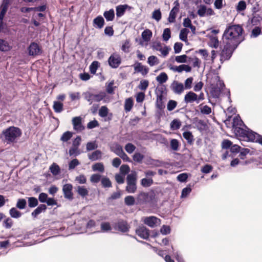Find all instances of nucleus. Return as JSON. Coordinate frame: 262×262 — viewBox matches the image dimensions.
<instances>
[{
    "label": "nucleus",
    "mask_w": 262,
    "mask_h": 262,
    "mask_svg": "<svg viewBox=\"0 0 262 262\" xmlns=\"http://www.w3.org/2000/svg\"><path fill=\"white\" fill-rule=\"evenodd\" d=\"M232 127L235 135L240 138L239 140L257 142L262 145V136L247 128L239 116L233 118Z\"/></svg>",
    "instance_id": "nucleus-1"
},
{
    "label": "nucleus",
    "mask_w": 262,
    "mask_h": 262,
    "mask_svg": "<svg viewBox=\"0 0 262 262\" xmlns=\"http://www.w3.org/2000/svg\"><path fill=\"white\" fill-rule=\"evenodd\" d=\"M243 28L239 25L229 26L225 30L223 39L224 43H230L238 46L241 41V37Z\"/></svg>",
    "instance_id": "nucleus-2"
},
{
    "label": "nucleus",
    "mask_w": 262,
    "mask_h": 262,
    "mask_svg": "<svg viewBox=\"0 0 262 262\" xmlns=\"http://www.w3.org/2000/svg\"><path fill=\"white\" fill-rule=\"evenodd\" d=\"M5 141L7 143H15L21 135V130L16 127L11 126L3 132Z\"/></svg>",
    "instance_id": "nucleus-3"
},
{
    "label": "nucleus",
    "mask_w": 262,
    "mask_h": 262,
    "mask_svg": "<svg viewBox=\"0 0 262 262\" xmlns=\"http://www.w3.org/2000/svg\"><path fill=\"white\" fill-rule=\"evenodd\" d=\"M137 174L135 171H132L126 177V186L125 190L129 193H134L137 190Z\"/></svg>",
    "instance_id": "nucleus-4"
},
{
    "label": "nucleus",
    "mask_w": 262,
    "mask_h": 262,
    "mask_svg": "<svg viewBox=\"0 0 262 262\" xmlns=\"http://www.w3.org/2000/svg\"><path fill=\"white\" fill-rule=\"evenodd\" d=\"M237 47L235 44L233 45L230 43H225L224 47L220 54L221 64H222L224 61L230 59Z\"/></svg>",
    "instance_id": "nucleus-5"
},
{
    "label": "nucleus",
    "mask_w": 262,
    "mask_h": 262,
    "mask_svg": "<svg viewBox=\"0 0 262 262\" xmlns=\"http://www.w3.org/2000/svg\"><path fill=\"white\" fill-rule=\"evenodd\" d=\"M83 95L84 98L90 102V104H92L93 102H99L106 96V94L104 92H100L98 94H92L88 92L84 93Z\"/></svg>",
    "instance_id": "nucleus-6"
},
{
    "label": "nucleus",
    "mask_w": 262,
    "mask_h": 262,
    "mask_svg": "<svg viewBox=\"0 0 262 262\" xmlns=\"http://www.w3.org/2000/svg\"><path fill=\"white\" fill-rule=\"evenodd\" d=\"M11 0H3V3L0 7V32L3 31L4 25L3 19L10 5Z\"/></svg>",
    "instance_id": "nucleus-7"
},
{
    "label": "nucleus",
    "mask_w": 262,
    "mask_h": 262,
    "mask_svg": "<svg viewBox=\"0 0 262 262\" xmlns=\"http://www.w3.org/2000/svg\"><path fill=\"white\" fill-rule=\"evenodd\" d=\"M142 221L151 228H154L160 224V220L154 216L144 217L142 219Z\"/></svg>",
    "instance_id": "nucleus-8"
},
{
    "label": "nucleus",
    "mask_w": 262,
    "mask_h": 262,
    "mask_svg": "<svg viewBox=\"0 0 262 262\" xmlns=\"http://www.w3.org/2000/svg\"><path fill=\"white\" fill-rule=\"evenodd\" d=\"M108 62L112 68H117L121 63V57L118 54L114 53L109 57Z\"/></svg>",
    "instance_id": "nucleus-9"
},
{
    "label": "nucleus",
    "mask_w": 262,
    "mask_h": 262,
    "mask_svg": "<svg viewBox=\"0 0 262 262\" xmlns=\"http://www.w3.org/2000/svg\"><path fill=\"white\" fill-rule=\"evenodd\" d=\"M168 66L170 70L174 72L181 73L183 71L190 72L191 71V68L189 65L187 64H181L179 66H174L170 64Z\"/></svg>",
    "instance_id": "nucleus-10"
},
{
    "label": "nucleus",
    "mask_w": 262,
    "mask_h": 262,
    "mask_svg": "<svg viewBox=\"0 0 262 262\" xmlns=\"http://www.w3.org/2000/svg\"><path fill=\"white\" fill-rule=\"evenodd\" d=\"M28 50L29 55L33 56L39 55L41 53V50L39 45L34 42L31 43L28 48Z\"/></svg>",
    "instance_id": "nucleus-11"
},
{
    "label": "nucleus",
    "mask_w": 262,
    "mask_h": 262,
    "mask_svg": "<svg viewBox=\"0 0 262 262\" xmlns=\"http://www.w3.org/2000/svg\"><path fill=\"white\" fill-rule=\"evenodd\" d=\"M137 199L139 204H143L151 201L152 197L149 193L141 192L138 194Z\"/></svg>",
    "instance_id": "nucleus-12"
},
{
    "label": "nucleus",
    "mask_w": 262,
    "mask_h": 262,
    "mask_svg": "<svg viewBox=\"0 0 262 262\" xmlns=\"http://www.w3.org/2000/svg\"><path fill=\"white\" fill-rule=\"evenodd\" d=\"M114 228L122 232H127L129 226L126 221L120 220L114 224Z\"/></svg>",
    "instance_id": "nucleus-13"
},
{
    "label": "nucleus",
    "mask_w": 262,
    "mask_h": 262,
    "mask_svg": "<svg viewBox=\"0 0 262 262\" xmlns=\"http://www.w3.org/2000/svg\"><path fill=\"white\" fill-rule=\"evenodd\" d=\"M210 83L211 86L216 87V88H219L221 90L225 86L224 83L220 80L219 76L217 74H214L211 77Z\"/></svg>",
    "instance_id": "nucleus-14"
},
{
    "label": "nucleus",
    "mask_w": 262,
    "mask_h": 262,
    "mask_svg": "<svg viewBox=\"0 0 262 262\" xmlns=\"http://www.w3.org/2000/svg\"><path fill=\"white\" fill-rule=\"evenodd\" d=\"M230 151L235 155L237 154H239L238 157L241 159H244L246 156L249 153L250 150L249 148H230Z\"/></svg>",
    "instance_id": "nucleus-15"
},
{
    "label": "nucleus",
    "mask_w": 262,
    "mask_h": 262,
    "mask_svg": "<svg viewBox=\"0 0 262 262\" xmlns=\"http://www.w3.org/2000/svg\"><path fill=\"white\" fill-rule=\"evenodd\" d=\"M72 189L73 186L71 184H66L63 185L62 191L65 198L69 200L73 199Z\"/></svg>",
    "instance_id": "nucleus-16"
},
{
    "label": "nucleus",
    "mask_w": 262,
    "mask_h": 262,
    "mask_svg": "<svg viewBox=\"0 0 262 262\" xmlns=\"http://www.w3.org/2000/svg\"><path fill=\"white\" fill-rule=\"evenodd\" d=\"M72 123L75 130L80 132L84 129L81 124V118L80 117H74L72 119Z\"/></svg>",
    "instance_id": "nucleus-17"
},
{
    "label": "nucleus",
    "mask_w": 262,
    "mask_h": 262,
    "mask_svg": "<svg viewBox=\"0 0 262 262\" xmlns=\"http://www.w3.org/2000/svg\"><path fill=\"white\" fill-rule=\"evenodd\" d=\"M136 233L139 236L145 239H147L149 235L148 230L144 226L139 227L137 229Z\"/></svg>",
    "instance_id": "nucleus-18"
},
{
    "label": "nucleus",
    "mask_w": 262,
    "mask_h": 262,
    "mask_svg": "<svg viewBox=\"0 0 262 262\" xmlns=\"http://www.w3.org/2000/svg\"><path fill=\"white\" fill-rule=\"evenodd\" d=\"M171 88L173 92L178 94H181L184 90L183 84L177 81H174L172 83Z\"/></svg>",
    "instance_id": "nucleus-19"
},
{
    "label": "nucleus",
    "mask_w": 262,
    "mask_h": 262,
    "mask_svg": "<svg viewBox=\"0 0 262 262\" xmlns=\"http://www.w3.org/2000/svg\"><path fill=\"white\" fill-rule=\"evenodd\" d=\"M134 70L136 72L142 74L143 75H146L148 72V68L142 65L140 62H137L134 65Z\"/></svg>",
    "instance_id": "nucleus-20"
},
{
    "label": "nucleus",
    "mask_w": 262,
    "mask_h": 262,
    "mask_svg": "<svg viewBox=\"0 0 262 262\" xmlns=\"http://www.w3.org/2000/svg\"><path fill=\"white\" fill-rule=\"evenodd\" d=\"M197 99L198 95L192 92H189L185 95L184 98V101L187 103H192L194 101L196 102Z\"/></svg>",
    "instance_id": "nucleus-21"
},
{
    "label": "nucleus",
    "mask_w": 262,
    "mask_h": 262,
    "mask_svg": "<svg viewBox=\"0 0 262 262\" xmlns=\"http://www.w3.org/2000/svg\"><path fill=\"white\" fill-rule=\"evenodd\" d=\"M154 48L157 51H160L164 57H166L168 54L169 51L170 50V48L169 47L167 46L162 47L159 43L157 44L156 46H154Z\"/></svg>",
    "instance_id": "nucleus-22"
},
{
    "label": "nucleus",
    "mask_w": 262,
    "mask_h": 262,
    "mask_svg": "<svg viewBox=\"0 0 262 262\" xmlns=\"http://www.w3.org/2000/svg\"><path fill=\"white\" fill-rule=\"evenodd\" d=\"M112 150L114 152L116 155L119 156L123 160L128 161L129 158L127 155L122 150V148H112Z\"/></svg>",
    "instance_id": "nucleus-23"
},
{
    "label": "nucleus",
    "mask_w": 262,
    "mask_h": 262,
    "mask_svg": "<svg viewBox=\"0 0 262 262\" xmlns=\"http://www.w3.org/2000/svg\"><path fill=\"white\" fill-rule=\"evenodd\" d=\"M182 125V122L179 119H173L170 124V129L172 130L179 129Z\"/></svg>",
    "instance_id": "nucleus-24"
},
{
    "label": "nucleus",
    "mask_w": 262,
    "mask_h": 262,
    "mask_svg": "<svg viewBox=\"0 0 262 262\" xmlns=\"http://www.w3.org/2000/svg\"><path fill=\"white\" fill-rule=\"evenodd\" d=\"M163 100V96L162 93L157 95V101H156V106L160 110H163L165 107V105Z\"/></svg>",
    "instance_id": "nucleus-25"
},
{
    "label": "nucleus",
    "mask_w": 262,
    "mask_h": 262,
    "mask_svg": "<svg viewBox=\"0 0 262 262\" xmlns=\"http://www.w3.org/2000/svg\"><path fill=\"white\" fill-rule=\"evenodd\" d=\"M94 26H96L99 29L103 27L104 24V20L101 16H99L95 18L93 20Z\"/></svg>",
    "instance_id": "nucleus-26"
},
{
    "label": "nucleus",
    "mask_w": 262,
    "mask_h": 262,
    "mask_svg": "<svg viewBox=\"0 0 262 262\" xmlns=\"http://www.w3.org/2000/svg\"><path fill=\"white\" fill-rule=\"evenodd\" d=\"M46 209L47 207L45 205H40L32 212V216L34 217H36L41 212H42V211H45L46 210Z\"/></svg>",
    "instance_id": "nucleus-27"
},
{
    "label": "nucleus",
    "mask_w": 262,
    "mask_h": 262,
    "mask_svg": "<svg viewBox=\"0 0 262 262\" xmlns=\"http://www.w3.org/2000/svg\"><path fill=\"white\" fill-rule=\"evenodd\" d=\"M179 11V8L177 6L174 7L170 11L168 17V21L170 23H173L175 20L176 14Z\"/></svg>",
    "instance_id": "nucleus-28"
},
{
    "label": "nucleus",
    "mask_w": 262,
    "mask_h": 262,
    "mask_svg": "<svg viewBox=\"0 0 262 262\" xmlns=\"http://www.w3.org/2000/svg\"><path fill=\"white\" fill-rule=\"evenodd\" d=\"M128 7L127 5H119L116 7V15L117 17H121L125 13L126 8Z\"/></svg>",
    "instance_id": "nucleus-29"
},
{
    "label": "nucleus",
    "mask_w": 262,
    "mask_h": 262,
    "mask_svg": "<svg viewBox=\"0 0 262 262\" xmlns=\"http://www.w3.org/2000/svg\"><path fill=\"white\" fill-rule=\"evenodd\" d=\"M103 15L107 21H112L115 17L114 10L112 9L108 11H105Z\"/></svg>",
    "instance_id": "nucleus-30"
},
{
    "label": "nucleus",
    "mask_w": 262,
    "mask_h": 262,
    "mask_svg": "<svg viewBox=\"0 0 262 262\" xmlns=\"http://www.w3.org/2000/svg\"><path fill=\"white\" fill-rule=\"evenodd\" d=\"M154 181L152 178H145L141 180V185L144 187H148L152 185Z\"/></svg>",
    "instance_id": "nucleus-31"
},
{
    "label": "nucleus",
    "mask_w": 262,
    "mask_h": 262,
    "mask_svg": "<svg viewBox=\"0 0 262 262\" xmlns=\"http://www.w3.org/2000/svg\"><path fill=\"white\" fill-rule=\"evenodd\" d=\"M151 36L152 32L149 29H146L142 33V38L145 41H149Z\"/></svg>",
    "instance_id": "nucleus-32"
},
{
    "label": "nucleus",
    "mask_w": 262,
    "mask_h": 262,
    "mask_svg": "<svg viewBox=\"0 0 262 262\" xmlns=\"http://www.w3.org/2000/svg\"><path fill=\"white\" fill-rule=\"evenodd\" d=\"M89 158L92 161H95L100 159L102 156V153L100 150H97L92 154H89Z\"/></svg>",
    "instance_id": "nucleus-33"
},
{
    "label": "nucleus",
    "mask_w": 262,
    "mask_h": 262,
    "mask_svg": "<svg viewBox=\"0 0 262 262\" xmlns=\"http://www.w3.org/2000/svg\"><path fill=\"white\" fill-rule=\"evenodd\" d=\"M156 80L159 83H165L168 80L167 75L165 72H162L156 77Z\"/></svg>",
    "instance_id": "nucleus-34"
},
{
    "label": "nucleus",
    "mask_w": 262,
    "mask_h": 262,
    "mask_svg": "<svg viewBox=\"0 0 262 262\" xmlns=\"http://www.w3.org/2000/svg\"><path fill=\"white\" fill-rule=\"evenodd\" d=\"M189 31L186 28L182 29L180 33L179 37L180 39L183 41H187V35Z\"/></svg>",
    "instance_id": "nucleus-35"
},
{
    "label": "nucleus",
    "mask_w": 262,
    "mask_h": 262,
    "mask_svg": "<svg viewBox=\"0 0 262 262\" xmlns=\"http://www.w3.org/2000/svg\"><path fill=\"white\" fill-rule=\"evenodd\" d=\"M92 170L94 171H99L102 173L104 171V167L102 163H97L92 166Z\"/></svg>",
    "instance_id": "nucleus-36"
},
{
    "label": "nucleus",
    "mask_w": 262,
    "mask_h": 262,
    "mask_svg": "<svg viewBox=\"0 0 262 262\" xmlns=\"http://www.w3.org/2000/svg\"><path fill=\"white\" fill-rule=\"evenodd\" d=\"M77 191L78 193L82 197H85L88 194L89 191L84 186H78L77 187Z\"/></svg>",
    "instance_id": "nucleus-37"
},
{
    "label": "nucleus",
    "mask_w": 262,
    "mask_h": 262,
    "mask_svg": "<svg viewBox=\"0 0 262 262\" xmlns=\"http://www.w3.org/2000/svg\"><path fill=\"white\" fill-rule=\"evenodd\" d=\"M10 49V46L8 42L3 39H0V50L2 51H7Z\"/></svg>",
    "instance_id": "nucleus-38"
},
{
    "label": "nucleus",
    "mask_w": 262,
    "mask_h": 262,
    "mask_svg": "<svg viewBox=\"0 0 262 262\" xmlns=\"http://www.w3.org/2000/svg\"><path fill=\"white\" fill-rule=\"evenodd\" d=\"M183 136L190 144H191L194 141L193 136L190 132H184L183 133Z\"/></svg>",
    "instance_id": "nucleus-39"
},
{
    "label": "nucleus",
    "mask_w": 262,
    "mask_h": 262,
    "mask_svg": "<svg viewBox=\"0 0 262 262\" xmlns=\"http://www.w3.org/2000/svg\"><path fill=\"white\" fill-rule=\"evenodd\" d=\"M50 170L54 176H57L59 173L60 169L57 164L53 163L50 167Z\"/></svg>",
    "instance_id": "nucleus-40"
},
{
    "label": "nucleus",
    "mask_w": 262,
    "mask_h": 262,
    "mask_svg": "<svg viewBox=\"0 0 262 262\" xmlns=\"http://www.w3.org/2000/svg\"><path fill=\"white\" fill-rule=\"evenodd\" d=\"M101 230L103 232H107L112 229L111 224L108 222H102L100 225Z\"/></svg>",
    "instance_id": "nucleus-41"
},
{
    "label": "nucleus",
    "mask_w": 262,
    "mask_h": 262,
    "mask_svg": "<svg viewBox=\"0 0 262 262\" xmlns=\"http://www.w3.org/2000/svg\"><path fill=\"white\" fill-rule=\"evenodd\" d=\"M222 147H241L236 144H233V143L229 140H224L222 143Z\"/></svg>",
    "instance_id": "nucleus-42"
},
{
    "label": "nucleus",
    "mask_w": 262,
    "mask_h": 262,
    "mask_svg": "<svg viewBox=\"0 0 262 262\" xmlns=\"http://www.w3.org/2000/svg\"><path fill=\"white\" fill-rule=\"evenodd\" d=\"M101 182L102 186L104 188H110L112 187L111 181L108 178L106 177H103L102 178Z\"/></svg>",
    "instance_id": "nucleus-43"
},
{
    "label": "nucleus",
    "mask_w": 262,
    "mask_h": 262,
    "mask_svg": "<svg viewBox=\"0 0 262 262\" xmlns=\"http://www.w3.org/2000/svg\"><path fill=\"white\" fill-rule=\"evenodd\" d=\"M63 103L59 101H54L53 108L55 112L60 113L63 110Z\"/></svg>",
    "instance_id": "nucleus-44"
},
{
    "label": "nucleus",
    "mask_w": 262,
    "mask_h": 262,
    "mask_svg": "<svg viewBox=\"0 0 262 262\" xmlns=\"http://www.w3.org/2000/svg\"><path fill=\"white\" fill-rule=\"evenodd\" d=\"M216 52L214 50H212L211 51V57H210V63L211 64H213V67L216 68V69H220L221 67V64H219L218 66H215L214 65V59L216 58Z\"/></svg>",
    "instance_id": "nucleus-45"
},
{
    "label": "nucleus",
    "mask_w": 262,
    "mask_h": 262,
    "mask_svg": "<svg viewBox=\"0 0 262 262\" xmlns=\"http://www.w3.org/2000/svg\"><path fill=\"white\" fill-rule=\"evenodd\" d=\"M10 214L12 217L19 218L21 215V213L18 211L15 208H12L9 211Z\"/></svg>",
    "instance_id": "nucleus-46"
},
{
    "label": "nucleus",
    "mask_w": 262,
    "mask_h": 262,
    "mask_svg": "<svg viewBox=\"0 0 262 262\" xmlns=\"http://www.w3.org/2000/svg\"><path fill=\"white\" fill-rule=\"evenodd\" d=\"M209 45L211 47L217 48L219 46V40L215 36L210 37L209 42Z\"/></svg>",
    "instance_id": "nucleus-47"
},
{
    "label": "nucleus",
    "mask_w": 262,
    "mask_h": 262,
    "mask_svg": "<svg viewBox=\"0 0 262 262\" xmlns=\"http://www.w3.org/2000/svg\"><path fill=\"white\" fill-rule=\"evenodd\" d=\"M148 63L152 67L159 63V59L155 56H150L148 58Z\"/></svg>",
    "instance_id": "nucleus-48"
},
{
    "label": "nucleus",
    "mask_w": 262,
    "mask_h": 262,
    "mask_svg": "<svg viewBox=\"0 0 262 262\" xmlns=\"http://www.w3.org/2000/svg\"><path fill=\"white\" fill-rule=\"evenodd\" d=\"M199 108L201 113L203 114L208 115L211 113V109L207 105H203L201 104L199 105Z\"/></svg>",
    "instance_id": "nucleus-49"
},
{
    "label": "nucleus",
    "mask_w": 262,
    "mask_h": 262,
    "mask_svg": "<svg viewBox=\"0 0 262 262\" xmlns=\"http://www.w3.org/2000/svg\"><path fill=\"white\" fill-rule=\"evenodd\" d=\"M124 203L127 206H132L135 204V200L133 196L128 195L124 198Z\"/></svg>",
    "instance_id": "nucleus-50"
},
{
    "label": "nucleus",
    "mask_w": 262,
    "mask_h": 262,
    "mask_svg": "<svg viewBox=\"0 0 262 262\" xmlns=\"http://www.w3.org/2000/svg\"><path fill=\"white\" fill-rule=\"evenodd\" d=\"M100 66L99 62L97 61H93L90 66V72L92 74H95L96 71Z\"/></svg>",
    "instance_id": "nucleus-51"
},
{
    "label": "nucleus",
    "mask_w": 262,
    "mask_h": 262,
    "mask_svg": "<svg viewBox=\"0 0 262 262\" xmlns=\"http://www.w3.org/2000/svg\"><path fill=\"white\" fill-rule=\"evenodd\" d=\"M221 90L216 87L211 86V94L213 98H219L221 94Z\"/></svg>",
    "instance_id": "nucleus-52"
},
{
    "label": "nucleus",
    "mask_w": 262,
    "mask_h": 262,
    "mask_svg": "<svg viewBox=\"0 0 262 262\" xmlns=\"http://www.w3.org/2000/svg\"><path fill=\"white\" fill-rule=\"evenodd\" d=\"M207 7L205 5H200L197 13L200 17L206 16Z\"/></svg>",
    "instance_id": "nucleus-53"
},
{
    "label": "nucleus",
    "mask_w": 262,
    "mask_h": 262,
    "mask_svg": "<svg viewBox=\"0 0 262 262\" xmlns=\"http://www.w3.org/2000/svg\"><path fill=\"white\" fill-rule=\"evenodd\" d=\"M246 3L245 1H239L236 7V10L237 12L244 11L246 9Z\"/></svg>",
    "instance_id": "nucleus-54"
},
{
    "label": "nucleus",
    "mask_w": 262,
    "mask_h": 262,
    "mask_svg": "<svg viewBox=\"0 0 262 262\" xmlns=\"http://www.w3.org/2000/svg\"><path fill=\"white\" fill-rule=\"evenodd\" d=\"M133 105V101L131 98H128L125 102V110L126 112H129L131 110Z\"/></svg>",
    "instance_id": "nucleus-55"
},
{
    "label": "nucleus",
    "mask_w": 262,
    "mask_h": 262,
    "mask_svg": "<svg viewBox=\"0 0 262 262\" xmlns=\"http://www.w3.org/2000/svg\"><path fill=\"white\" fill-rule=\"evenodd\" d=\"M108 110L105 106H102L99 111V115L101 117H105L107 116Z\"/></svg>",
    "instance_id": "nucleus-56"
},
{
    "label": "nucleus",
    "mask_w": 262,
    "mask_h": 262,
    "mask_svg": "<svg viewBox=\"0 0 262 262\" xmlns=\"http://www.w3.org/2000/svg\"><path fill=\"white\" fill-rule=\"evenodd\" d=\"M188 57L186 55H182L175 57V61L178 63H186Z\"/></svg>",
    "instance_id": "nucleus-57"
},
{
    "label": "nucleus",
    "mask_w": 262,
    "mask_h": 262,
    "mask_svg": "<svg viewBox=\"0 0 262 262\" xmlns=\"http://www.w3.org/2000/svg\"><path fill=\"white\" fill-rule=\"evenodd\" d=\"M163 39L164 41H167L171 37L170 30L169 28H166L164 30L162 35Z\"/></svg>",
    "instance_id": "nucleus-58"
},
{
    "label": "nucleus",
    "mask_w": 262,
    "mask_h": 262,
    "mask_svg": "<svg viewBox=\"0 0 262 262\" xmlns=\"http://www.w3.org/2000/svg\"><path fill=\"white\" fill-rule=\"evenodd\" d=\"M38 205L37 199L34 197H30L28 198V205L30 207H35Z\"/></svg>",
    "instance_id": "nucleus-59"
},
{
    "label": "nucleus",
    "mask_w": 262,
    "mask_h": 262,
    "mask_svg": "<svg viewBox=\"0 0 262 262\" xmlns=\"http://www.w3.org/2000/svg\"><path fill=\"white\" fill-rule=\"evenodd\" d=\"M72 133L70 132H66L63 134L60 139L63 142H67L72 137Z\"/></svg>",
    "instance_id": "nucleus-60"
},
{
    "label": "nucleus",
    "mask_w": 262,
    "mask_h": 262,
    "mask_svg": "<svg viewBox=\"0 0 262 262\" xmlns=\"http://www.w3.org/2000/svg\"><path fill=\"white\" fill-rule=\"evenodd\" d=\"M177 102L174 100H169L168 102L167 108L169 111H171L177 106Z\"/></svg>",
    "instance_id": "nucleus-61"
},
{
    "label": "nucleus",
    "mask_w": 262,
    "mask_h": 262,
    "mask_svg": "<svg viewBox=\"0 0 262 262\" xmlns=\"http://www.w3.org/2000/svg\"><path fill=\"white\" fill-rule=\"evenodd\" d=\"M26 203V201L25 199H19L17 201L16 207L20 209H23L25 208Z\"/></svg>",
    "instance_id": "nucleus-62"
},
{
    "label": "nucleus",
    "mask_w": 262,
    "mask_h": 262,
    "mask_svg": "<svg viewBox=\"0 0 262 262\" xmlns=\"http://www.w3.org/2000/svg\"><path fill=\"white\" fill-rule=\"evenodd\" d=\"M191 191V188L190 187H186L183 189L181 196V198H186Z\"/></svg>",
    "instance_id": "nucleus-63"
},
{
    "label": "nucleus",
    "mask_w": 262,
    "mask_h": 262,
    "mask_svg": "<svg viewBox=\"0 0 262 262\" xmlns=\"http://www.w3.org/2000/svg\"><path fill=\"white\" fill-rule=\"evenodd\" d=\"M152 17L157 21H159L161 18V13L160 10H155L152 12Z\"/></svg>",
    "instance_id": "nucleus-64"
}]
</instances>
